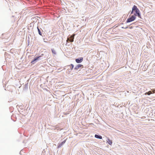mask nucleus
<instances>
[{"label": "nucleus", "instance_id": "1", "mask_svg": "<svg viewBox=\"0 0 155 155\" xmlns=\"http://www.w3.org/2000/svg\"><path fill=\"white\" fill-rule=\"evenodd\" d=\"M133 10H134V12H135L134 15L136 16H137L139 18H141L140 11L136 6L134 5L133 6Z\"/></svg>", "mask_w": 155, "mask_h": 155}, {"label": "nucleus", "instance_id": "2", "mask_svg": "<svg viewBox=\"0 0 155 155\" xmlns=\"http://www.w3.org/2000/svg\"><path fill=\"white\" fill-rule=\"evenodd\" d=\"M136 18V16L132 15L129 18L127 19L126 22L127 23L130 22L134 21Z\"/></svg>", "mask_w": 155, "mask_h": 155}, {"label": "nucleus", "instance_id": "3", "mask_svg": "<svg viewBox=\"0 0 155 155\" xmlns=\"http://www.w3.org/2000/svg\"><path fill=\"white\" fill-rule=\"evenodd\" d=\"M75 35L73 34L72 35L70 36V37H68L66 41L67 42H68V41H69L71 42H73L74 41V37Z\"/></svg>", "mask_w": 155, "mask_h": 155}, {"label": "nucleus", "instance_id": "4", "mask_svg": "<svg viewBox=\"0 0 155 155\" xmlns=\"http://www.w3.org/2000/svg\"><path fill=\"white\" fill-rule=\"evenodd\" d=\"M83 57H80L75 59V61L77 63H80L83 61Z\"/></svg>", "mask_w": 155, "mask_h": 155}, {"label": "nucleus", "instance_id": "5", "mask_svg": "<svg viewBox=\"0 0 155 155\" xmlns=\"http://www.w3.org/2000/svg\"><path fill=\"white\" fill-rule=\"evenodd\" d=\"M81 67H82V68H83V65L81 64H78L77 65L75 66V68H74V70L75 71H78L80 68Z\"/></svg>", "mask_w": 155, "mask_h": 155}, {"label": "nucleus", "instance_id": "6", "mask_svg": "<svg viewBox=\"0 0 155 155\" xmlns=\"http://www.w3.org/2000/svg\"><path fill=\"white\" fill-rule=\"evenodd\" d=\"M66 141V140H64L63 141L61 142L60 143H58L57 148H60L65 143Z\"/></svg>", "mask_w": 155, "mask_h": 155}, {"label": "nucleus", "instance_id": "7", "mask_svg": "<svg viewBox=\"0 0 155 155\" xmlns=\"http://www.w3.org/2000/svg\"><path fill=\"white\" fill-rule=\"evenodd\" d=\"M37 29L38 30V31L39 34L40 35L42 36L41 31H43L42 30V29L41 28H40L38 26L37 27Z\"/></svg>", "mask_w": 155, "mask_h": 155}, {"label": "nucleus", "instance_id": "8", "mask_svg": "<svg viewBox=\"0 0 155 155\" xmlns=\"http://www.w3.org/2000/svg\"><path fill=\"white\" fill-rule=\"evenodd\" d=\"M38 58L37 57H35L34 59L31 61V63L34 64L35 63V62H36L37 60H38Z\"/></svg>", "mask_w": 155, "mask_h": 155}, {"label": "nucleus", "instance_id": "9", "mask_svg": "<svg viewBox=\"0 0 155 155\" xmlns=\"http://www.w3.org/2000/svg\"><path fill=\"white\" fill-rule=\"evenodd\" d=\"M94 137L95 138L99 139H101L102 138V137L101 135L97 134L95 135Z\"/></svg>", "mask_w": 155, "mask_h": 155}, {"label": "nucleus", "instance_id": "10", "mask_svg": "<svg viewBox=\"0 0 155 155\" xmlns=\"http://www.w3.org/2000/svg\"><path fill=\"white\" fill-rule=\"evenodd\" d=\"M69 67H70V69L71 70H72L74 68V65L72 64H71L70 65H67L66 66L67 68H68Z\"/></svg>", "mask_w": 155, "mask_h": 155}, {"label": "nucleus", "instance_id": "11", "mask_svg": "<svg viewBox=\"0 0 155 155\" xmlns=\"http://www.w3.org/2000/svg\"><path fill=\"white\" fill-rule=\"evenodd\" d=\"M28 89V83H27L25 84L24 85L23 90H27Z\"/></svg>", "mask_w": 155, "mask_h": 155}, {"label": "nucleus", "instance_id": "12", "mask_svg": "<svg viewBox=\"0 0 155 155\" xmlns=\"http://www.w3.org/2000/svg\"><path fill=\"white\" fill-rule=\"evenodd\" d=\"M107 142L110 145H111L112 143V141L110 140L108 138L107 140Z\"/></svg>", "mask_w": 155, "mask_h": 155}, {"label": "nucleus", "instance_id": "13", "mask_svg": "<svg viewBox=\"0 0 155 155\" xmlns=\"http://www.w3.org/2000/svg\"><path fill=\"white\" fill-rule=\"evenodd\" d=\"M151 94H152L151 91H148V92H147L145 93L144 94L145 95H150Z\"/></svg>", "mask_w": 155, "mask_h": 155}, {"label": "nucleus", "instance_id": "14", "mask_svg": "<svg viewBox=\"0 0 155 155\" xmlns=\"http://www.w3.org/2000/svg\"><path fill=\"white\" fill-rule=\"evenodd\" d=\"M44 55L43 54H41V55L40 56H37V57L38 58V60L41 59V58L42 57V56Z\"/></svg>", "mask_w": 155, "mask_h": 155}, {"label": "nucleus", "instance_id": "15", "mask_svg": "<svg viewBox=\"0 0 155 155\" xmlns=\"http://www.w3.org/2000/svg\"><path fill=\"white\" fill-rule=\"evenodd\" d=\"M51 51L53 54H56V52L55 50H54L53 49H51Z\"/></svg>", "mask_w": 155, "mask_h": 155}, {"label": "nucleus", "instance_id": "16", "mask_svg": "<svg viewBox=\"0 0 155 155\" xmlns=\"http://www.w3.org/2000/svg\"><path fill=\"white\" fill-rule=\"evenodd\" d=\"M150 91H151L152 94L155 93V89H151Z\"/></svg>", "mask_w": 155, "mask_h": 155}, {"label": "nucleus", "instance_id": "17", "mask_svg": "<svg viewBox=\"0 0 155 155\" xmlns=\"http://www.w3.org/2000/svg\"><path fill=\"white\" fill-rule=\"evenodd\" d=\"M71 71V70L70 69H69V68H68L67 70V72L69 73Z\"/></svg>", "mask_w": 155, "mask_h": 155}, {"label": "nucleus", "instance_id": "18", "mask_svg": "<svg viewBox=\"0 0 155 155\" xmlns=\"http://www.w3.org/2000/svg\"><path fill=\"white\" fill-rule=\"evenodd\" d=\"M121 28H122L126 29V28H128V27L127 26H124V27H121Z\"/></svg>", "mask_w": 155, "mask_h": 155}, {"label": "nucleus", "instance_id": "19", "mask_svg": "<svg viewBox=\"0 0 155 155\" xmlns=\"http://www.w3.org/2000/svg\"><path fill=\"white\" fill-rule=\"evenodd\" d=\"M47 39H45V38H43V41H44L45 42H47Z\"/></svg>", "mask_w": 155, "mask_h": 155}, {"label": "nucleus", "instance_id": "20", "mask_svg": "<svg viewBox=\"0 0 155 155\" xmlns=\"http://www.w3.org/2000/svg\"><path fill=\"white\" fill-rule=\"evenodd\" d=\"M134 10H133V8H132V11H131V14H133L134 13Z\"/></svg>", "mask_w": 155, "mask_h": 155}, {"label": "nucleus", "instance_id": "21", "mask_svg": "<svg viewBox=\"0 0 155 155\" xmlns=\"http://www.w3.org/2000/svg\"><path fill=\"white\" fill-rule=\"evenodd\" d=\"M66 69V68H64V69L65 70V69Z\"/></svg>", "mask_w": 155, "mask_h": 155}]
</instances>
